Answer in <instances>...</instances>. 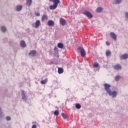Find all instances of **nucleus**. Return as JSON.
I'll list each match as a JSON object with an SVG mask.
<instances>
[{
  "instance_id": "obj_9",
  "label": "nucleus",
  "mask_w": 128,
  "mask_h": 128,
  "mask_svg": "<svg viewBox=\"0 0 128 128\" xmlns=\"http://www.w3.org/2000/svg\"><path fill=\"white\" fill-rule=\"evenodd\" d=\"M114 68L116 70H122V66L120 65V64H116V65L114 66Z\"/></svg>"
},
{
  "instance_id": "obj_27",
  "label": "nucleus",
  "mask_w": 128,
  "mask_h": 128,
  "mask_svg": "<svg viewBox=\"0 0 128 128\" xmlns=\"http://www.w3.org/2000/svg\"><path fill=\"white\" fill-rule=\"evenodd\" d=\"M120 76H116L115 77L116 81L118 82L120 80Z\"/></svg>"
},
{
  "instance_id": "obj_24",
  "label": "nucleus",
  "mask_w": 128,
  "mask_h": 128,
  "mask_svg": "<svg viewBox=\"0 0 128 128\" xmlns=\"http://www.w3.org/2000/svg\"><path fill=\"white\" fill-rule=\"evenodd\" d=\"M82 108V106L80 105V104H76V108H77V109H80Z\"/></svg>"
},
{
  "instance_id": "obj_37",
  "label": "nucleus",
  "mask_w": 128,
  "mask_h": 128,
  "mask_svg": "<svg viewBox=\"0 0 128 128\" xmlns=\"http://www.w3.org/2000/svg\"><path fill=\"white\" fill-rule=\"evenodd\" d=\"M0 110H1V108H0Z\"/></svg>"
},
{
  "instance_id": "obj_34",
  "label": "nucleus",
  "mask_w": 128,
  "mask_h": 128,
  "mask_svg": "<svg viewBox=\"0 0 128 128\" xmlns=\"http://www.w3.org/2000/svg\"><path fill=\"white\" fill-rule=\"evenodd\" d=\"M37 126L35 124L32 126V128H36Z\"/></svg>"
},
{
  "instance_id": "obj_5",
  "label": "nucleus",
  "mask_w": 128,
  "mask_h": 128,
  "mask_svg": "<svg viewBox=\"0 0 128 128\" xmlns=\"http://www.w3.org/2000/svg\"><path fill=\"white\" fill-rule=\"evenodd\" d=\"M36 50H32V51H30V53H28V56H36Z\"/></svg>"
},
{
  "instance_id": "obj_36",
  "label": "nucleus",
  "mask_w": 128,
  "mask_h": 128,
  "mask_svg": "<svg viewBox=\"0 0 128 128\" xmlns=\"http://www.w3.org/2000/svg\"><path fill=\"white\" fill-rule=\"evenodd\" d=\"M32 124H36V122H32Z\"/></svg>"
},
{
  "instance_id": "obj_30",
  "label": "nucleus",
  "mask_w": 128,
  "mask_h": 128,
  "mask_svg": "<svg viewBox=\"0 0 128 128\" xmlns=\"http://www.w3.org/2000/svg\"><path fill=\"white\" fill-rule=\"evenodd\" d=\"M35 15L36 16H40V12H36Z\"/></svg>"
},
{
  "instance_id": "obj_35",
  "label": "nucleus",
  "mask_w": 128,
  "mask_h": 128,
  "mask_svg": "<svg viewBox=\"0 0 128 128\" xmlns=\"http://www.w3.org/2000/svg\"><path fill=\"white\" fill-rule=\"evenodd\" d=\"M125 15L126 17L128 18V12H126Z\"/></svg>"
},
{
  "instance_id": "obj_11",
  "label": "nucleus",
  "mask_w": 128,
  "mask_h": 128,
  "mask_svg": "<svg viewBox=\"0 0 128 128\" xmlns=\"http://www.w3.org/2000/svg\"><path fill=\"white\" fill-rule=\"evenodd\" d=\"M46 20H48V16L46 14H44L42 17V21L44 22Z\"/></svg>"
},
{
  "instance_id": "obj_23",
  "label": "nucleus",
  "mask_w": 128,
  "mask_h": 128,
  "mask_svg": "<svg viewBox=\"0 0 128 128\" xmlns=\"http://www.w3.org/2000/svg\"><path fill=\"white\" fill-rule=\"evenodd\" d=\"M61 116H62L64 120H66L68 118V115L66 114L62 113L61 114Z\"/></svg>"
},
{
  "instance_id": "obj_7",
  "label": "nucleus",
  "mask_w": 128,
  "mask_h": 128,
  "mask_svg": "<svg viewBox=\"0 0 128 128\" xmlns=\"http://www.w3.org/2000/svg\"><path fill=\"white\" fill-rule=\"evenodd\" d=\"M60 24H62V26H65L66 24V20L63 18H60Z\"/></svg>"
},
{
  "instance_id": "obj_25",
  "label": "nucleus",
  "mask_w": 128,
  "mask_h": 128,
  "mask_svg": "<svg viewBox=\"0 0 128 128\" xmlns=\"http://www.w3.org/2000/svg\"><path fill=\"white\" fill-rule=\"evenodd\" d=\"M106 56H109L111 55V52L110 51H106Z\"/></svg>"
},
{
  "instance_id": "obj_3",
  "label": "nucleus",
  "mask_w": 128,
  "mask_h": 128,
  "mask_svg": "<svg viewBox=\"0 0 128 128\" xmlns=\"http://www.w3.org/2000/svg\"><path fill=\"white\" fill-rule=\"evenodd\" d=\"M40 25V20H36L34 24H32V26H34L36 28H38Z\"/></svg>"
},
{
  "instance_id": "obj_18",
  "label": "nucleus",
  "mask_w": 128,
  "mask_h": 128,
  "mask_svg": "<svg viewBox=\"0 0 128 128\" xmlns=\"http://www.w3.org/2000/svg\"><path fill=\"white\" fill-rule=\"evenodd\" d=\"M22 8V6L21 5L17 6L16 7V10L18 12H20Z\"/></svg>"
},
{
  "instance_id": "obj_15",
  "label": "nucleus",
  "mask_w": 128,
  "mask_h": 128,
  "mask_svg": "<svg viewBox=\"0 0 128 128\" xmlns=\"http://www.w3.org/2000/svg\"><path fill=\"white\" fill-rule=\"evenodd\" d=\"M128 58V54H124L120 56V59L126 60Z\"/></svg>"
},
{
  "instance_id": "obj_4",
  "label": "nucleus",
  "mask_w": 128,
  "mask_h": 128,
  "mask_svg": "<svg viewBox=\"0 0 128 128\" xmlns=\"http://www.w3.org/2000/svg\"><path fill=\"white\" fill-rule=\"evenodd\" d=\"M84 14L85 16H86L88 18H92L93 17L92 14L89 12L88 10L85 11L84 12Z\"/></svg>"
},
{
  "instance_id": "obj_20",
  "label": "nucleus",
  "mask_w": 128,
  "mask_h": 128,
  "mask_svg": "<svg viewBox=\"0 0 128 128\" xmlns=\"http://www.w3.org/2000/svg\"><path fill=\"white\" fill-rule=\"evenodd\" d=\"M58 47L60 48H63L64 44L62 42H60L58 44Z\"/></svg>"
},
{
  "instance_id": "obj_1",
  "label": "nucleus",
  "mask_w": 128,
  "mask_h": 128,
  "mask_svg": "<svg viewBox=\"0 0 128 128\" xmlns=\"http://www.w3.org/2000/svg\"><path fill=\"white\" fill-rule=\"evenodd\" d=\"M104 87L106 91L110 96H112L113 98H116L118 94V92L116 91H112H112L110 89L111 85H110V84H106V83H105L104 84Z\"/></svg>"
},
{
  "instance_id": "obj_8",
  "label": "nucleus",
  "mask_w": 128,
  "mask_h": 128,
  "mask_svg": "<svg viewBox=\"0 0 128 128\" xmlns=\"http://www.w3.org/2000/svg\"><path fill=\"white\" fill-rule=\"evenodd\" d=\"M55 24V22L52 20H49L48 22V26H54Z\"/></svg>"
},
{
  "instance_id": "obj_2",
  "label": "nucleus",
  "mask_w": 128,
  "mask_h": 128,
  "mask_svg": "<svg viewBox=\"0 0 128 128\" xmlns=\"http://www.w3.org/2000/svg\"><path fill=\"white\" fill-rule=\"evenodd\" d=\"M78 50L80 52L81 56L84 57L86 56V52L84 48H83V47H78Z\"/></svg>"
},
{
  "instance_id": "obj_14",
  "label": "nucleus",
  "mask_w": 128,
  "mask_h": 128,
  "mask_svg": "<svg viewBox=\"0 0 128 128\" xmlns=\"http://www.w3.org/2000/svg\"><path fill=\"white\" fill-rule=\"evenodd\" d=\"M102 10H103V8L102 7H98L96 9V12L98 13H100L102 12Z\"/></svg>"
},
{
  "instance_id": "obj_33",
  "label": "nucleus",
  "mask_w": 128,
  "mask_h": 128,
  "mask_svg": "<svg viewBox=\"0 0 128 128\" xmlns=\"http://www.w3.org/2000/svg\"><path fill=\"white\" fill-rule=\"evenodd\" d=\"M106 44L108 46H110V42H106Z\"/></svg>"
},
{
  "instance_id": "obj_10",
  "label": "nucleus",
  "mask_w": 128,
  "mask_h": 128,
  "mask_svg": "<svg viewBox=\"0 0 128 128\" xmlns=\"http://www.w3.org/2000/svg\"><path fill=\"white\" fill-rule=\"evenodd\" d=\"M58 6V4H53V5H51L50 6V10H54L57 8Z\"/></svg>"
},
{
  "instance_id": "obj_6",
  "label": "nucleus",
  "mask_w": 128,
  "mask_h": 128,
  "mask_svg": "<svg viewBox=\"0 0 128 128\" xmlns=\"http://www.w3.org/2000/svg\"><path fill=\"white\" fill-rule=\"evenodd\" d=\"M110 37L114 40H116L117 39V36L116 34L114 32H111L110 34Z\"/></svg>"
},
{
  "instance_id": "obj_19",
  "label": "nucleus",
  "mask_w": 128,
  "mask_h": 128,
  "mask_svg": "<svg viewBox=\"0 0 128 128\" xmlns=\"http://www.w3.org/2000/svg\"><path fill=\"white\" fill-rule=\"evenodd\" d=\"M48 81V78H46V79H44V80H42V81H40V84H46Z\"/></svg>"
},
{
  "instance_id": "obj_31",
  "label": "nucleus",
  "mask_w": 128,
  "mask_h": 128,
  "mask_svg": "<svg viewBox=\"0 0 128 128\" xmlns=\"http://www.w3.org/2000/svg\"><path fill=\"white\" fill-rule=\"evenodd\" d=\"M58 48H57V47H54V52H58Z\"/></svg>"
},
{
  "instance_id": "obj_17",
  "label": "nucleus",
  "mask_w": 128,
  "mask_h": 128,
  "mask_svg": "<svg viewBox=\"0 0 128 128\" xmlns=\"http://www.w3.org/2000/svg\"><path fill=\"white\" fill-rule=\"evenodd\" d=\"M22 99L24 100H26V96L25 95V93L24 91L22 90Z\"/></svg>"
},
{
  "instance_id": "obj_28",
  "label": "nucleus",
  "mask_w": 128,
  "mask_h": 128,
  "mask_svg": "<svg viewBox=\"0 0 128 128\" xmlns=\"http://www.w3.org/2000/svg\"><path fill=\"white\" fill-rule=\"evenodd\" d=\"M98 66H99L98 63H94V68H98Z\"/></svg>"
},
{
  "instance_id": "obj_22",
  "label": "nucleus",
  "mask_w": 128,
  "mask_h": 128,
  "mask_svg": "<svg viewBox=\"0 0 128 128\" xmlns=\"http://www.w3.org/2000/svg\"><path fill=\"white\" fill-rule=\"evenodd\" d=\"M0 30L2 32H5L6 31V28L5 26H2L0 27Z\"/></svg>"
},
{
  "instance_id": "obj_26",
  "label": "nucleus",
  "mask_w": 128,
  "mask_h": 128,
  "mask_svg": "<svg viewBox=\"0 0 128 128\" xmlns=\"http://www.w3.org/2000/svg\"><path fill=\"white\" fill-rule=\"evenodd\" d=\"M54 114L56 116H58L60 114L58 110H56Z\"/></svg>"
},
{
  "instance_id": "obj_21",
  "label": "nucleus",
  "mask_w": 128,
  "mask_h": 128,
  "mask_svg": "<svg viewBox=\"0 0 128 128\" xmlns=\"http://www.w3.org/2000/svg\"><path fill=\"white\" fill-rule=\"evenodd\" d=\"M64 69L63 68H58V73L59 74H62L64 72Z\"/></svg>"
},
{
  "instance_id": "obj_13",
  "label": "nucleus",
  "mask_w": 128,
  "mask_h": 128,
  "mask_svg": "<svg viewBox=\"0 0 128 128\" xmlns=\"http://www.w3.org/2000/svg\"><path fill=\"white\" fill-rule=\"evenodd\" d=\"M50 2H53L54 4L58 6V4H60V0H50Z\"/></svg>"
},
{
  "instance_id": "obj_16",
  "label": "nucleus",
  "mask_w": 128,
  "mask_h": 128,
  "mask_svg": "<svg viewBox=\"0 0 128 128\" xmlns=\"http://www.w3.org/2000/svg\"><path fill=\"white\" fill-rule=\"evenodd\" d=\"M32 4V0H26V5L30 6Z\"/></svg>"
},
{
  "instance_id": "obj_12",
  "label": "nucleus",
  "mask_w": 128,
  "mask_h": 128,
  "mask_svg": "<svg viewBox=\"0 0 128 128\" xmlns=\"http://www.w3.org/2000/svg\"><path fill=\"white\" fill-rule=\"evenodd\" d=\"M20 46L22 48H26V44L24 40H21L20 42Z\"/></svg>"
},
{
  "instance_id": "obj_29",
  "label": "nucleus",
  "mask_w": 128,
  "mask_h": 128,
  "mask_svg": "<svg viewBox=\"0 0 128 128\" xmlns=\"http://www.w3.org/2000/svg\"><path fill=\"white\" fill-rule=\"evenodd\" d=\"M122 0H115L116 4H119L121 2Z\"/></svg>"
},
{
  "instance_id": "obj_32",
  "label": "nucleus",
  "mask_w": 128,
  "mask_h": 128,
  "mask_svg": "<svg viewBox=\"0 0 128 128\" xmlns=\"http://www.w3.org/2000/svg\"><path fill=\"white\" fill-rule=\"evenodd\" d=\"M11 120V118L10 116L6 117V120Z\"/></svg>"
}]
</instances>
